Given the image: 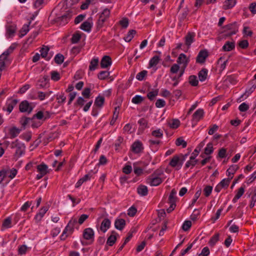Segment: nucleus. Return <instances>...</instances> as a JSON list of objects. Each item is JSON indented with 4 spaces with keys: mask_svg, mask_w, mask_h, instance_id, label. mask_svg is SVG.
<instances>
[{
    "mask_svg": "<svg viewBox=\"0 0 256 256\" xmlns=\"http://www.w3.org/2000/svg\"><path fill=\"white\" fill-rule=\"evenodd\" d=\"M176 190L173 188L170 194L168 196V202H174L176 203L178 198L176 196Z\"/></svg>",
    "mask_w": 256,
    "mask_h": 256,
    "instance_id": "nucleus-37",
    "label": "nucleus"
},
{
    "mask_svg": "<svg viewBox=\"0 0 256 256\" xmlns=\"http://www.w3.org/2000/svg\"><path fill=\"white\" fill-rule=\"evenodd\" d=\"M16 43L12 44L11 46L6 50L4 51V54L6 55V56H9L11 53L16 48Z\"/></svg>",
    "mask_w": 256,
    "mask_h": 256,
    "instance_id": "nucleus-57",
    "label": "nucleus"
},
{
    "mask_svg": "<svg viewBox=\"0 0 256 256\" xmlns=\"http://www.w3.org/2000/svg\"><path fill=\"white\" fill-rule=\"evenodd\" d=\"M236 0H226L223 5V9L226 10L232 8L236 4Z\"/></svg>",
    "mask_w": 256,
    "mask_h": 256,
    "instance_id": "nucleus-32",
    "label": "nucleus"
},
{
    "mask_svg": "<svg viewBox=\"0 0 256 256\" xmlns=\"http://www.w3.org/2000/svg\"><path fill=\"white\" fill-rule=\"evenodd\" d=\"M204 114V110L202 108H198L194 113L192 119V126L193 127L196 124L199 120L202 118Z\"/></svg>",
    "mask_w": 256,
    "mask_h": 256,
    "instance_id": "nucleus-3",
    "label": "nucleus"
},
{
    "mask_svg": "<svg viewBox=\"0 0 256 256\" xmlns=\"http://www.w3.org/2000/svg\"><path fill=\"white\" fill-rule=\"evenodd\" d=\"M50 50V48L47 46H44L42 47L40 50V56L43 58H46L48 55V52Z\"/></svg>",
    "mask_w": 256,
    "mask_h": 256,
    "instance_id": "nucleus-56",
    "label": "nucleus"
},
{
    "mask_svg": "<svg viewBox=\"0 0 256 256\" xmlns=\"http://www.w3.org/2000/svg\"><path fill=\"white\" fill-rule=\"evenodd\" d=\"M148 72L146 70H144L138 72L136 76V78L140 81L144 80V78L146 76Z\"/></svg>",
    "mask_w": 256,
    "mask_h": 256,
    "instance_id": "nucleus-55",
    "label": "nucleus"
},
{
    "mask_svg": "<svg viewBox=\"0 0 256 256\" xmlns=\"http://www.w3.org/2000/svg\"><path fill=\"white\" fill-rule=\"evenodd\" d=\"M144 149L142 142L138 140L134 142L131 146V150L136 154L142 152Z\"/></svg>",
    "mask_w": 256,
    "mask_h": 256,
    "instance_id": "nucleus-5",
    "label": "nucleus"
},
{
    "mask_svg": "<svg viewBox=\"0 0 256 256\" xmlns=\"http://www.w3.org/2000/svg\"><path fill=\"white\" fill-rule=\"evenodd\" d=\"M204 142H202L195 148L194 151L192 152V153L191 154L190 156V159L191 160H194L196 158V157L198 156L199 152L201 150L202 148L204 146Z\"/></svg>",
    "mask_w": 256,
    "mask_h": 256,
    "instance_id": "nucleus-25",
    "label": "nucleus"
},
{
    "mask_svg": "<svg viewBox=\"0 0 256 256\" xmlns=\"http://www.w3.org/2000/svg\"><path fill=\"white\" fill-rule=\"evenodd\" d=\"M180 160H181L180 159V156L178 154H176L173 156V157L170 160L169 162V165L172 168L176 167V169L177 170H178L180 169L182 166L180 165Z\"/></svg>",
    "mask_w": 256,
    "mask_h": 256,
    "instance_id": "nucleus-7",
    "label": "nucleus"
},
{
    "mask_svg": "<svg viewBox=\"0 0 256 256\" xmlns=\"http://www.w3.org/2000/svg\"><path fill=\"white\" fill-rule=\"evenodd\" d=\"M33 120L32 118H30L26 116H22L21 118L20 122L23 127L24 129L25 128L26 126L28 124L30 121Z\"/></svg>",
    "mask_w": 256,
    "mask_h": 256,
    "instance_id": "nucleus-45",
    "label": "nucleus"
},
{
    "mask_svg": "<svg viewBox=\"0 0 256 256\" xmlns=\"http://www.w3.org/2000/svg\"><path fill=\"white\" fill-rule=\"evenodd\" d=\"M110 72L108 71H100L98 74V78L100 80H104L108 78V76H110Z\"/></svg>",
    "mask_w": 256,
    "mask_h": 256,
    "instance_id": "nucleus-43",
    "label": "nucleus"
},
{
    "mask_svg": "<svg viewBox=\"0 0 256 256\" xmlns=\"http://www.w3.org/2000/svg\"><path fill=\"white\" fill-rule=\"evenodd\" d=\"M111 222L108 218H104L101 222L99 228V230L104 233H105L110 227Z\"/></svg>",
    "mask_w": 256,
    "mask_h": 256,
    "instance_id": "nucleus-10",
    "label": "nucleus"
},
{
    "mask_svg": "<svg viewBox=\"0 0 256 256\" xmlns=\"http://www.w3.org/2000/svg\"><path fill=\"white\" fill-rule=\"evenodd\" d=\"M138 124L140 125L138 131L142 132L148 126V121L144 118H142L138 121Z\"/></svg>",
    "mask_w": 256,
    "mask_h": 256,
    "instance_id": "nucleus-33",
    "label": "nucleus"
},
{
    "mask_svg": "<svg viewBox=\"0 0 256 256\" xmlns=\"http://www.w3.org/2000/svg\"><path fill=\"white\" fill-rule=\"evenodd\" d=\"M231 180H232V178H224L220 182L218 183V184L222 188H227L229 186Z\"/></svg>",
    "mask_w": 256,
    "mask_h": 256,
    "instance_id": "nucleus-44",
    "label": "nucleus"
},
{
    "mask_svg": "<svg viewBox=\"0 0 256 256\" xmlns=\"http://www.w3.org/2000/svg\"><path fill=\"white\" fill-rule=\"evenodd\" d=\"M152 135L156 138H162L163 136L162 131L160 129L153 130Z\"/></svg>",
    "mask_w": 256,
    "mask_h": 256,
    "instance_id": "nucleus-58",
    "label": "nucleus"
},
{
    "mask_svg": "<svg viewBox=\"0 0 256 256\" xmlns=\"http://www.w3.org/2000/svg\"><path fill=\"white\" fill-rule=\"evenodd\" d=\"M219 234H216L213 236L210 239L208 244L210 246H213L216 244V242L219 240Z\"/></svg>",
    "mask_w": 256,
    "mask_h": 256,
    "instance_id": "nucleus-47",
    "label": "nucleus"
},
{
    "mask_svg": "<svg viewBox=\"0 0 256 256\" xmlns=\"http://www.w3.org/2000/svg\"><path fill=\"white\" fill-rule=\"evenodd\" d=\"M48 210V208L47 206H43L40 208L39 212L34 216L36 221L37 222H40Z\"/></svg>",
    "mask_w": 256,
    "mask_h": 256,
    "instance_id": "nucleus-22",
    "label": "nucleus"
},
{
    "mask_svg": "<svg viewBox=\"0 0 256 256\" xmlns=\"http://www.w3.org/2000/svg\"><path fill=\"white\" fill-rule=\"evenodd\" d=\"M235 48V43L234 42L227 41L223 46L222 49L224 52H230L234 50Z\"/></svg>",
    "mask_w": 256,
    "mask_h": 256,
    "instance_id": "nucleus-27",
    "label": "nucleus"
},
{
    "mask_svg": "<svg viewBox=\"0 0 256 256\" xmlns=\"http://www.w3.org/2000/svg\"><path fill=\"white\" fill-rule=\"evenodd\" d=\"M18 102V100L17 99L8 100L6 103L7 108H6L4 106L3 107L2 110L4 111H7L8 112V114H10L12 112L14 107L16 105Z\"/></svg>",
    "mask_w": 256,
    "mask_h": 256,
    "instance_id": "nucleus-9",
    "label": "nucleus"
},
{
    "mask_svg": "<svg viewBox=\"0 0 256 256\" xmlns=\"http://www.w3.org/2000/svg\"><path fill=\"white\" fill-rule=\"evenodd\" d=\"M162 180L158 176H150L146 179V183L150 186H158L162 182Z\"/></svg>",
    "mask_w": 256,
    "mask_h": 256,
    "instance_id": "nucleus-6",
    "label": "nucleus"
},
{
    "mask_svg": "<svg viewBox=\"0 0 256 256\" xmlns=\"http://www.w3.org/2000/svg\"><path fill=\"white\" fill-rule=\"evenodd\" d=\"M196 34L194 32H189L185 36V44L188 47L191 46L192 44L194 41Z\"/></svg>",
    "mask_w": 256,
    "mask_h": 256,
    "instance_id": "nucleus-16",
    "label": "nucleus"
},
{
    "mask_svg": "<svg viewBox=\"0 0 256 256\" xmlns=\"http://www.w3.org/2000/svg\"><path fill=\"white\" fill-rule=\"evenodd\" d=\"M158 90L156 89L154 90L149 92L147 94V97L150 100L152 101L154 99V98L156 96H158Z\"/></svg>",
    "mask_w": 256,
    "mask_h": 256,
    "instance_id": "nucleus-51",
    "label": "nucleus"
},
{
    "mask_svg": "<svg viewBox=\"0 0 256 256\" xmlns=\"http://www.w3.org/2000/svg\"><path fill=\"white\" fill-rule=\"evenodd\" d=\"M185 69L180 68V73L178 76H174L172 78V80L174 81V82L173 84L174 86H176L178 84L179 78L182 76L184 72Z\"/></svg>",
    "mask_w": 256,
    "mask_h": 256,
    "instance_id": "nucleus-39",
    "label": "nucleus"
},
{
    "mask_svg": "<svg viewBox=\"0 0 256 256\" xmlns=\"http://www.w3.org/2000/svg\"><path fill=\"white\" fill-rule=\"evenodd\" d=\"M136 33V30H129L126 36L124 37V40L126 42H130Z\"/></svg>",
    "mask_w": 256,
    "mask_h": 256,
    "instance_id": "nucleus-40",
    "label": "nucleus"
},
{
    "mask_svg": "<svg viewBox=\"0 0 256 256\" xmlns=\"http://www.w3.org/2000/svg\"><path fill=\"white\" fill-rule=\"evenodd\" d=\"M73 14L72 10H68L62 16L56 17L54 20L55 22L58 24L64 26L68 22Z\"/></svg>",
    "mask_w": 256,
    "mask_h": 256,
    "instance_id": "nucleus-1",
    "label": "nucleus"
},
{
    "mask_svg": "<svg viewBox=\"0 0 256 256\" xmlns=\"http://www.w3.org/2000/svg\"><path fill=\"white\" fill-rule=\"evenodd\" d=\"M188 61V60L186 58V55L184 54H180L176 60L178 64H182V66L181 67V68L184 69H185L187 66Z\"/></svg>",
    "mask_w": 256,
    "mask_h": 256,
    "instance_id": "nucleus-15",
    "label": "nucleus"
},
{
    "mask_svg": "<svg viewBox=\"0 0 256 256\" xmlns=\"http://www.w3.org/2000/svg\"><path fill=\"white\" fill-rule=\"evenodd\" d=\"M190 84L193 86H196L198 84V80L197 76L195 75H191L188 78Z\"/></svg>",
    "mask_w": 256,
    "mask_h": 256,
    "instance_id": "nucleus-41",
    "label": "nucleus"
},
{
    "mask_svg": "<svg viewBox=\"0 0 256 256\" xmlns=\"http://www.w3.org/2000/svg\"><path fill=\"white\" fill-rule=\"evenodd\" d=\"M120 24L124 28H126L129 24L128 19L126 18H122L120 22Z\"/></svg>",
    "mask_w": 256,
    "mask_h": 256,
    "instance_id": "nucleus-63",
    "label": "nucleus"
},
{
    "mask_svg": "<svg viewBox=\"0 0 256 256\" xmlns=\"http://www.w3.org/2000/svg\"><path fill=\"white\" fill-rule=\"evenodd\" d=\"M49 81V77L48 76H44L42 78L39 79L37 84V88L40 89L45 88L46 86L47 83Z\"/></svg>",
    "mask_w": 256,
    "mask_h": 256,
    "instance_id": "nucleus-18",
    "label": "nucleus"
},
{
    "mask_svg": "<svg viewBox=\"0 0 256 256\" xmlns=\"http://www.w3.org/2000/svg\"><path fill=\"white\" fill-rule=\"evenodd\" d=\"M81 38V35L79 32H77L74 33L71 38V42L72 44L78 43Z\"/></svg>",
    "mask_w": 256,
    "mask_h": 256,
    "instance_id": "nucleus-46",
    "label": "nucleus"
},
{
    "mask_svg": "<svg viewBox=\"0 0 256 256\" xmlns=\"http://www.w3.org/2000/svg\"><path fill=\"white\" fill-rule=\"evenodd\" d=\"M212 186H206L204 189V193L206 197H208L212 193Z\"/></svg>",
    "mask_w": 256,
    "mask_h": 256,
    "instance_id": "nucleus-62",
    "label": "nucleus"
},
{
    "mask_svg": "<svg viewBox=\"0 0 256 256\" xmlns=\"http://www.w3.org/2000/svg\"><path fill=\"white\" fill-rule=\"evenodd\" d=\"M64 56L60 54H56L54 58L55 62L58 64H62L64 62Z\"/></svg>",
    "mask_w": 256,
    "mask_h": 256,
    "instance_id": "nucleus-49",
    "label": "nucleus"
},
{
    "mask_svg": "<svg viewBox=\"0 0 256 256\" xmlns=\"http://www.w3.org/2000/svg\"><path fill=\"white\" fill-rule=\"evenodd\" d=\"M31 23V21L28 22V24H24L23 25L22 29L20 31L19 36L22 38L29 31V26Z\"/></svg>",
    "mask_w": 256,
    "mask_h": 256,
    "instance_id": "nucleus-36",
    "label": "nucleus"
},
{
    "mask_svg": "<svg viewBox=\"0 0 256 256\" xmlns=\"http://www.w3.org/2000/svg\"><path fill=\"white\" fill-rule=\"evenodd\" d=\"M112 64L111 58L108 56H104L100 61V67L102 68H106L110 66Z\"/></svg>",
    "mask_w": 256,
    "mask_h": 256,
    "instance_id": "nucleus-14",
    "label": "nucleus"
},
{
    "mask_svg": "<svg viewBox=\"0 0 256 256\" xmlns=\"http://www.w3.org/2000/svg\"><path fill=\"white\" fill-rule=\"evenodd\" d=\"M176 144L177 146H182L183 148H185L186 147L187 142L182 138L180 137L176 140Z\"/></svg>",
    "mask_w": 256,
    "mask_h": 256,
    "instance_id": "nucleus-53",
    "label": "nucleus"
},
{
    "mask_svg": "<svg viewBox=\"0 0 256 256\" xmlns=\"http://www.w3.org/2000/svg\"><path fill=\"white\" fill-rule=\"evenodd\" d=\"M238 166L236 164L232 165L227 170H226V176L228 178H233L234 174L235 172L238 170Z\"/></svg>",
    "mask_w": 256,
    "mask_h": 256,
    "instance_id": "nucleus-28",
    "label": "nucleus"
},
{
    "mask_svg": "<svg viewBox=\"0 0 256 256\" xmlns=\"http://www.w3.org/2000/svg\"><path fill=\"white\" fill-rule=\"evenodd\" d=\"M180 121L178 119L174 118L169 122L168 124L170 128L176 129L180 126Z\"/></svg>",
    "mask_w": 256,
    "mask_h": 256,
    "instance_id": "nucleus-42",
    "label": "nucleus"
},
{
    "mask_svg": "<svg viewBox=\"0 0 256 256\" xmlns=\"http://www.w3.org/2000/svg\"><path fill=\"white\" fill-rule=\"evenodd\" d=\"M144 100V98L142 96L140 95H136L132 98V102L134 104H140Z\"/></svg>",
    "mask_w": 256,
    "mask_h": 256,
    "instance_id": "nucleus-50",
    "label": "nucleus"
},
{
    "mask_svg": "<svg viewBox=\"0 0 256 256\" xmlns=\"http://www.w3.org/2000/svg\"><path fill=\"white\" fill-rule=\"evenodd\" d=\"M198 160L196 158L194 160H191L190 157V160H188L184 166V168L186 169L188 168L190 166H192V167L195 166L196 164L198 163Z\"/></svg>",
    "mask_w": 256,
    "mask_h": 256,
    "instance_id": "nucleus-52",
    "label": "nucleus"
},
{
    "mask_svg": "<svg viewBox=\"0 0 256 256\" xmlns=\"http://www.w3.org/2000/svg\"><path fill=\"white\" fill-rule=\"evenodd\" d=\"M137 192L140 196H147L148 194V189L147 186L143 184H140L137 188Z\"/></svg>",
    "mask_w": 256,
    "mask_h": 256,
    "instance_id": "nucleus-23",
    "label": "nucleus"
},
{
    "mask_svg": "<svg viewBox=\"0 0 256 256\" xmlns=\"http://www.w3.org/2000/svg\"><path fill=\"white\" fill-rule=\"evenodd\" d=\"M22 130L16 128V126H13L9 129V138L11 139H13L16 138L20 132Z\"/></svg>",
    "mask_w": 256,
    "mask_h": 256,
    "instance_id": "nucleus-21",
    "label": "nucleus"
},
{
    "mask_svg": "<svg viewBox=\"0 0 256 256\" xmlns=\"http://www.w3.org/2000/svg\"><path fill=\"white\" fill-rule=\"evenodd\" d=\"M44 114L42 111H38L36 114H34L32 116V119L34 120L35 118H37L38 120H42V122H44Z\"/></svg>",
    "mask_w": 256,
    "mask_h": 256,
    "instance_id": "nucleus-61",
    "label": "nucleus"
},
{
    "mask_svg": "<svg viewBox=\"0 0 256 256\" xmlns=\"http://www.w3.org/2000/svg\"><path fill=\"white\" fill-rule=\"evenodd\" d=\"M95 172H94L92 174V171L91 170L88 174L84 175L82 178H80L78 181V182L76 183V184L75 185V187L76 188H80L84 182H86L90 180V178H92L93 174Z\"/></svg>",
    "mask_w": 256,
    "mask_h": 256,
    "instance_id": "nucleus-13",
    "label": "nucleus"
},
{
    "mask_svg": "<svg viewBox=\"0 0 256 256\" xmlns=\"http://www.w3.org/2000/svg\"><path fill=\"white\" fill-rule=\"evenodd\" d=\"M34 106L26 100L22 101L19 104V110L21 112H26L29 114L32 112Z\"/></svg>",
    "mask_w": 256,
    "mask_h": 256,
    "instance_id": "nucleus-2",
    "label": "nucleus"
},
{
    "mask_svg": "<svg viewBox=\"0 0 256 256\" xmlns=\"http://www.w3.org/2000/svg\"><path fill=\"white\" fill-rule=\"evenodd\" d=\"M208 70L206 68H202L198 72V76L199 80L201 82H204L208 77Z\"/></svg>",
    "mask_w": 256,
    "mask_h": 256,
    "instance_id": "nucleus-26",
    "label": "nucleus"
},
{
    "mask_svg": "<svg viewBox=\"0 0 256 256\" xmlns=\"http://www.w3.org/2000/svg\"><path fill=\"white\" fill-rule=\"evenodd\" d=\"M160 57L158 56H154L150 58L148 64V68H154L160 62Z\"/></svg>",
    "mask_w": 256,
    "mask_h": 256,
    "instance_id": "nucleus-30",
    "label": "nucleus"
},
{
    "mask_svg": "<svg viewBox=\"0 0 256 256\" xmlns=\"http://www.w3.org/2000/svg\"><path fill=\"white\" fill-rule=\"evenodd\" d=\"M6 34L9 37H12L16 32V26L13 23L8 24L6 26Z\"/></svg>",
    "mask_w": 256,
    "mask_h": 256,
    "instance_id": "nucleus-19",
    "label": "nucleus"
},
{
    "mask_svg": "<svg viewBox=\"0 0 256 256\" xmlns=\"http://www.w3.org/2000/svg\"><path fill=\"white\" fill-rule=\"evenodd\" d=\"M25 148L24 144L20 142L17 148H16L15 155L18 157L22 156L24 153Z\"/></svg>",
    "mask_w": 256,
    "mask_h": 256,
    "instance_id": "nucleus-24",
    "label": "nucleus"
},
{
    "mask_svg": "<svg viewBox=\"0 0 256 256\" xmlns=\"http://www.w3.org/2000/svg\"><path fill=\"white\" fill-rule=\"evenodd\" d=\"M92 27V23L88 21L84 22L80 26V28L84 32H90Z\"/></svg>",
    "mask_w": 256,
    "mask_h": 256,
    "instance_id": "nucleus-29",
    "label": "nucleus"
},
{
    "mask_svg": "<svg viewBox=\"0 0 256 256\" xmlns=\"http://www.w3.org/2000/svg\"><path fill=\"white\" fill-rule=\"evenodd\" d=\"M208 56V52L206 50H201L196 56V62L199 64H204Z\"/></svg>",
    "mask_w": 256,
    "mask_h": 256,
    "instance_id": "nucleus-12",
    "label": "nucleus"
},
{
    "mask_svg": "<svg viewBox=\"0 0 256 256\" xmlns=\"http://www.w3.org/2000/svg\"><path fill=\"white\" fill-rule=\"evenodd\" d=\"M98 62L99 60L98 58H94L90 62L89 70L90 71L94 70L98 66Z\"/></svg>",
    "mask_w": 256,
    "mask_h": 256,
    "instance_id": "nucleus-35",
    "label": "nucleus"
},
{
    "mask_svg": "<svg viewBox=\"0 0 256 256\" xmlns=\"http://www.w3.org/2000/svg\"><path fill=\"white\" fill-rule=\"evenodd\" d=\"M82 236L84 239L91 240L92 242L94 241V232L92 228H85L84 230Z\"/></svg>",
    "mask_w": 256,
    "mask_h": 256,
    "instance_id": "nucleus-4",
    "label": "nucleus"
},
{
    "mask_svg": "<svg viewBox=\"0 0 256 256\" xmlns=\"http://www.w3.org/2000/svg\"><path fill=\"white\" fill-rule=\"evenodd\" d=\"M36 168L39 172L42 173L43 174H46L48 172V166L44 163L38 165L36 166Z\"/></svg>",
    "mask_w": 256,
    "mask_h": 256,
    "instance_id": "nucleus-34",
    "label": "nucleus"
},
{
    "mask_svg": "<svg viewBox=\"0 0 256 256\" xmlns=\"http://www.w3.org/2000/svg\"><path fill=\"white\" fill-rule=\"evenodd\" d=\"M137 212V210L134 206H132L128 210V214L130 216H134Z\"/></svg>",
    "mask_w": 256,
    "mask_h": 256,
    "instance_id": "nucleus-64",
    "label": "nucleus"
},
{
    "mask_svg": "<svg viewBox=\"0 0 256 256\" xmlns=\"http://www.w3.org/2000/svg\"><path fill=\"white\" fill-rule=\"evenodd\" d=\"M78 224L76 218H71L64 228V230L68 232V234H71L74 230L75 226Z\"/></svg>",
    "mask_w": 256,
    "mask_h": 256,
    "instance_id": "nucleus-8",
    "label": "nucleus"
},
{
    "mask_svg": "<svg viewBox=\"0 0 256 256\" xmlns=\"http://www.w3.org/2000/svg\"><path fill=\"white\" fill-rule=\"evenodd\" d=\"M51 74V79L54 81L56 82L60 80V74L55 70L52 71L50 72Z\"/></svg>",
    "mask_w": 256,
    "mask_h": 256,
    "instance_id": "nucleus-54",
    "label": "nucleus"
},
{
    "mask_svg": "<svg viewBox=\"0 0 256 256\" xmlns=\"http://www.w3.org/2000/svg\"><path fill=\"white\" fill-rule=\"evenodd\" d=\"M118 234L115 230L111 232V234L108 237L106 244L109 246H112L116 241Z\"/></svg>",
    "mask_w": 256,
    "mask_h": 256,
    "instance_id": "nucleus-17",
    "label": "nucleus"
},
{
    "mask_svg": "<svg viewBox=\"0 0 256 256\" xmlns=\"http://www.w3.org/2000/svg\"><path fill=\"white\" fill-rule=\"evenodd\" d=\"M104 102V96H98L95 99L94 104L96 106L101 108L103 106Z\"/></svg>",
    "mask_w": 256,
    "mask_h": 256,
    "instance_id": "nucleus-38",
    "label": "nucleus"
},
{
    "mask_svg": "<svg viewBox=\"0 0 256 256\" xmlns=\"http://www.w3.org/2000/svg\"><path fill=\"white\" fill-rule=\"evenodd\" d=\"M106 20V19H105V18H102V16H100L96 22V28L98 30L101 28L103 26Z\"/></svg>",
    "mask_w": 256,
    "mask_h": 256,
    "instance_id": "nucleus-60",
    "label": "nucleus"
},
{
    "mask_svg": "<svg viewBox=\"0 0 256 256\" xmlns=\"http://www.w3.org/2000/svg\"><path fill=\"white\" fill-rule=\"evenodd\" d=\"M214 152L213 146L212 142H209L204 148V154L210 155Z\"/></svg>",
    "mask_w": 256,
    "mask_h": 256,
    "instance_id": "nucleus-48",
    "label": "nucleus"
},
{
    "mask_svg": "<svg viewBox=\"0 0 256 256\" xmlns=\"http://www.w3.org/2000/svg\"><path fill=\"white\" fill-rule=\"evenodd\" d=\"M255 88L256 86H254V84H253V86L250 88L249 90H246L245 92L238 98V100H239L240 102L244 100L254 91Z\"/></svg>",
    "mask_w": 256,
    "mask_h": 256,
    "instance_id": "nucleus-31",
    "label": "nucleus"
},
{
    "mask_svg": "<svg viewBox=\"0 0 256 256\" xmlns=\"http://www.w3.org/2000/svg\"><path fill=\"white\" fill-rule=\"evenodd\" d=\"M222 28L224 29V32H226V31H234L236 32V34L238 30V24L237 22H234L224 26Z\"/></svg>",
    "mask_w": 256,
    "mask_h": 256,
    "instance_id": "nucleus-11",
    "label": "nucleus"
},
{
    "mask_svg": "<svg viewBox=\"0 0 256 256\" xmlns=\"http://www.w3.org/2000/svg\"><path fill=\"white\" fill-rule=\"evenodd\" d=\"M126 225V220L123 218H116L114 222V227L119 230H122Z\"/></svg>",
    "mask_w": 256,
    "mask_h": 256,
    "instance_id": "nucleus-20",
    "label": "nucleus"
},
{
    "mask_svg": "<svg viewBox=\"0 0 256 256\" xmlns=\"http://www.w3.org/2000/svg\"><path fill=\"white\" fill-rule=\"evenodd\" d=\"M56 100H58V102L59 104H62L65 102L66 100V96H64V92H61L60 94H57Z\"/></svg>",
    "mask_w": 256,
    "mask_h": 256,
    "instance_id": "nucleus-59",
    "label": "nucleus"
}]
</instances>
